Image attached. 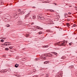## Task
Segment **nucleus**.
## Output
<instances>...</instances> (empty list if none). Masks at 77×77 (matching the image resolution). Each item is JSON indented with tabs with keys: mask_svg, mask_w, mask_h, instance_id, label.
I'll return each mask as SVG.
<instances>
[{
	"mask_svg": "<svg viewBox=\"0 0 77 77\" xmlns=\"http://www.w3.org/2000/svg\"><path fill=\"white\" fill-rule=\"evenodd\" d=\"M52 23H53V21H52V20H49V24H53Z\"/></svg>",
	"mask_w": 77,
	"mask_h": 77,
	"instance_id": "20e7f679",
	"label": "nucleus"
},
{
	"mask_svg": "<svg viewBox=\"0 0 77 77\" xmlns=\"http://www.w3.org/2000/svg\"><path fill=\"white\" fill-rule=\"evenodd\" d=\"M24 14V12L23 11H21L20 12L19 14H20V15H21V14Z\"/></svg>",
	"mask_w": 77,
	"mask_h": 77,
	"instance_id": "39448f33",
	"label": "nucleus"
},
{
	"mask_svg": "<svg viewBox=\"0 0 77 77\" xmlns=\"http://www.w3.org/2000/svg\"><path fill=\"white\" fill-rule=\"evenodd\" d=\"M6 56L5 55H3V57H6Z\"/></svg>",
	"mask_w": 77,
	"mask_h": 77,
	"instance_id": "c85d7f7f",
	"label": "nucleus"
},
{
	"mask_svg": "<svg viewBox=\"0 0 77 77\" xmlns=\"http://www.w3.org/2000/svg\"><path fill=\"white\" fill-rule=\"evenodd\" d=\"M1 42H4V40H1Z\"/></svg>",
	"mask_w": 77,
	"mask_h": 77,
	"instance_id": "dca6fc26",
	"label": "nucleus"
},
{
	"mask_svg": "<svg viewBox=\"0 0 77 77\" xmlns=\"http://www.w3.org/2000/svg\"><path fill=\"white\" fill-rule=\"evenodd\" d=\"M0 72H2V73H4V72H6L4 70H2L1 71H0Z\"/></svg>",
	"mask_w": 77,
	"mask_h": 77,
	"instance_id": "423d86ee",
	"label": "nucleus"
},
{
	"mask_svg": "<svg viewBox=\"0 0 77 77\" xmlns=\"http://www.w3.org/2000/svg\"><path fill=\"white\" fill-rule=\"evenodd\" d=\"M48 63V61H45L44 62V63H46V64H47Z\"/></svg>",
	"mask_w": 77,
	"mask_h": 77,
	"instance_id": "9d476101",
	"label": "nucleus"
},
{
	"mask_svg": "<svg viewBox=\"0 0 77 77\" xmlns=\"http://www.w3.org/2000/svg\"><path fill=\"white\" fill-rule=\"evenodd\" d=\"M39 60L38 58H37L36 59H35V61H36V60Z\"/></svg>",
	"mask_w": 77,
	"mask_h": 77,
	"instance_id": "f3484780",
	"label": "nucleus"
},
{
	"mask_svg": "<svg viewBox=\"0 0 77 77\" xmlns=\"http://www.w3.org/2000/svg\"><path fill=\"white\" fill-rule=\"evenodd\" d=\"M18 11H19V12H20V11H21V10L19 9V10H18Z\"/></svg>",
	"mask_w": 77,
	"mask_h": 77,
	"instance_id": "cd10ccee",
	"label": "nucleus"
},
{
	"mask_svg": "<svg viewBox=\"0 0 77 77\" xmlns=\"http://www.w3.org/2000/svg\"><path fill=\"white\" fill-rule=\"evenodd\" d=\"M75 8H76V9H77V7H75Z\"/></svg>",
	"mask_w": 77,
	"mask_h": 77,
	"instance_id": "2f4dec72",
	"label": "nucleus"
},
{
	"mask_svg": "<svg viewBox=\"0 0 77 77\" xmlns=\"http://www.w3.org/2000/svg\"><path fill=\"white\" fill-rule=\"evenodd\" d=\"M9 43H11V42H6L3 45H6V46H8V45H11V44H10Z\"/></svg>",
	"mask_w": 77,
	"mask_h": 77,
	"instance_id": "f03ea898",
	"label": "nucleus"
},
{
	"mask_svg": "<svg viewBox=\"0 0 77 77\" xmlns=\"http://www.w3.org/2000/svg\"><path fill=\"white\" fill-rule=\"evenodd\" d=\"M2 14V12H0V14Z\"/></svg>",
	"mask_w": 77,
	"mask_h": 77,
	"instance_id": "473e14b6",
	"label": "nucleus"
},
{
	"mask_svg": "<svg viewBox=\"0 0 77 77\" xmlns=\"http://www.w3.org/2000/svg\"><path fill=\"white\" fill-rule=\"evenodd\" d=\"M73 27H75V26H76V24H74L73 25Z\"/></svg>",
	"mask_w": 77,
	"mask_h": 77,
	"instance_id": "4be33fe9",
	"label": "nucleus"
},
{
	"mask_svg": "<svg viewBox=\"0 0 77 77\" xmlns=\"http://www.w3.org/2000/svg\"><path fill=\"white\" fill-rule=\"evenodd\" d=\"M42 32L40 31L38 32V34L40 35L41 34H42Z\"/></svg>",
	"mask_w": 77,
	"mask_h": 77,
	"instance_id": "9b49d317",
	"label": "nucleus"
},
{
	"mask_svg": "<svg viewBox=\"0 0 77 77\" xmlns=\"http://www.w3.org/2000/svg\"><path fill=\"white\" fill-rule=\"evenodd\" d=\"M39 26H37V29H39Z\"/></svg>",
	"mask_w": 77,
	"mask_h": 77,
	"instance_id": "bb28decb",
	"label": "nucleus"
},
{
	"mask_svg": "<svg viewBox=\"0 0 77 77\" xmlns=\"http://www.w3.org/2000/svg\"><path fill=\"white\" fill-rule=\"evenodd\" d=\"M69 14V15H71V13L70 12H69L68 13Z\"/></svg>",
	"mask_w": 77,
	"mask_h": 77,
	"instance_id": "b1692460",
	"label": "nucleus"
},
{
	"mask_svg": "<svg viewBox=\"0 0 77 77\" xmlns=\"http://www.w3.org/2000/svg\"><path fill=\"white\" fill-rule=\"evenodd\" d=\"M29 13L28 14H27L26 15H25V19L26 18V17H28V16H29Z\"/></svg>",
	"mask_w": 77,
	"mask_h": 77,
	"instance_id": "1a4fd4ad",
	"label": "nucleus"
},
{
	"mask_svg": "<svg viewBox=\"0 0 77 77\" xmlns=\"http://www.w3.org/2000/svg\"><path fill=\"white\" fill-rule=\"evenodd\" d=\"M64 15H67V14L66 13H65Z\"/></svg>",
	"mask_w": 77,
	"mask_h": 77,
	"instance_id": "c756f323",
	"label": "nucleus"
},
{
	"mask_svg": "<svg viewBox=\"0 0 77 77\" xmlns=\"http://www.w3.org/2000/svg\"><path fill=\"white\" fill-rule=\"evenodd\" d=\"M69 45H72V43H69Z\"/></svg>",
	"mask_w": 77,
	"mask_h": 77,
	"instance_id": "aec40b11",
	"label": "nucleus"
},
{
	"mask_svg": "<svg viewBox=\"0 0 77 77\" xmlns=\"http://www.w3.org/2000/svg\"><path fill=\"white\" fill-rule=\"evenodd\" d=\"M60 43H61V42H59V43H58V44H61Z\"/></svg>",
	"mask_w": 77,
	"mask_h": 77,
	"instance_id": "7c9ffc66",
	"label": "nucleus"
},
{
	"mask_svg": "<svg viewBox=\"0 0 77 77\" xmlns=\"http://www.w3.org/2000/svg\"><path fill=\"white\" fill-rule=\"evenodd\" d=\"M19 66V65H17V64H16L15 65V67H16V68H18V66Z\"/></svg>",
	"mask_w": 77,
	"mask_h": 77,
	"instance_id": "0eeeda50",
	"label": "nucleus"
},
{
	"mask_svg": "<svg viewBox=\"0 0 77 77\" xmlns=\"http://www.w3.org/2000/svg\"><path fill=\"white\" fill-rule=\"evenodd\" d=\"M47 47H48V45L45 46V48H46Z\"/></svg>",
	"mask_w": 77,
	"mask_h": 77,
	"instance_id": "393cba45",
	"label": "nucleus"
},
{
	"mask_svg": "<svg viewBox=\"0 0 77 77\" xmlns=\"http://www.w3.org/2000/svg\"><path fill=\"white\" fill-rule=\"evenodd\" d=\"M16 76H17V77H21V75H17Z\"/></svg>",
	"mask_w": 77,
	"mask_h": 77,
	"instance_id": "412c9836",
	"label": "nucleus"
},
{
	"mask_svg": "<svg viewBox=\"0 0 77 77\" xmlns=\"http://www.w3.org/2000/svg\"><path fill=\"white\" fill-rule=\"evenodd\" d=\"M35 18H36L35 16H34L33 17V19H35Z\"/></svg>",
	"mask_w": 77,
	"mask_h": 77,
	"instance_id": "4468645a",
	"label": "nucleus"
},
{
	"mask_svg": "<svg viewBox=\"0 0 77 77\" xmlns=\"http://www.w3.org/2000/svg\"><path fill=\"white\" fill-rule=\"evenodd\" d=\"M66 25H67V27H69V26H70V24H69V23H66Z\"/></svg>",
	"mask_w": 77,
	"mask_h": 77,
	"instance_id": "6e6552de",
	"label": "nucleus"
},
{
	"mask_svg": "<svg viewBox=\"0 0 77 77\" xmlns=\"http://www.w3.org/2000/svg\"><path fill=\"white\" fill-rule=\"evenodd\" d=\"M67 42H68L67 41H65L64 40L63 41V42L60 44V45H62L63 46H65Z\"/></svg>",
	"mask_w": 77,
	"mask_h": 77,
	"instance_id": "f257e3e1",
	"label": "nucleus"
},
{
	"mask_svg": "<svg viewBox=\"0 0 77 77\" xmlns=\"http://www.w3.org/2000/svg\"><path fill=\"white\" fill-rule=\"evenodd\" d=\"M9 48H10V49H12V47L11 46L10 47H9Z\"/></svg>",
	"mask_w": 77,
	"mask_h": 77,
	"instance_id": "6ab92c4d",
	"label": "nucleus"
},
{
	"mask_svg": "<svg viewBox=\"0 0 77 77\" xmlns=\"http://www.w3.org/2000/svg\"><path fill=\"white\" fill-rule=\"evenodd\" d=\"M49 54H50V56H49V57H50L52 56V54H49Z\"/></svg>",
	"mask_w": 77,
	"mask_h": 77,
	"instance_id": "a211bd4d",
	"label": "nucleus"
},
{
	"mask_svg": "<svg viewBox=\"0 0 77 77\" xmlns=\"http://www.w3.org/2000/svg\"><path fill=\"white\" fill-rule=\"evenodd\" d=\"M5 50H8V48H5Z\"/></svg>",
	"mask_w": 77,
	"mask_h": 77,
	"instance_id": "5701e85b",
	"label": "nucleus"
},
{
	"mask_svg": "<svg viewBox=\"0 0 77 77\" xmlns=\"http://www.w3.org/2000/svg\"><path fill=\"white\" fill-rule=\"evenodd\" d=\"M51 11V12H54V11L53 10H49V11Z\"/></svg>",
	"mask_w": 77,
	"mask_h": 77,
	"instance_id": "2eb2a0df",
	"label": "nucleus"
},
{
	"mask_svg": "<svg viewBox=\"0 0 77 77\" xmlns=\"http://www.w3.org/2000/svg\"><path fill=\"white\" fill-rule=\"evenodd\" d=\"M38 29H42H42H43V28H41V27H39L38 28Z\"/></svg>",
	"mask_w": 77,
	"mask_h": 77,
	"instance_id": "ddd939ff",
	"label": "nucleus"
},
{
	"mask_svg": "<svg viewBox=\"0 0 77 77\" xmlns=\"http://www.w3.org/2000/svg\"><path fill=\"white\" fill-rule=\"evenodd\" d=\"M33 24V23H32V24Z\"/></svg>",
	"mask_w": 77,
	"mask_h": 77,
	"instance_id": "72a5a7b5",
	"label": "nucleus"
},
{
	"mask_svg": "<svg viewBox=\"0 0 77 77\" xmlns=\"http://www.w3.org/2000/svg\"><path fill=\"white\" fill-rule=\"evenodd\" d=\"M38 17H39V18H41V19L42 20H44L45 19L44 17H41V16H40L39 15L38 16Z\"/></svg>",
	"mask_w": 77,
	"mask_h": 77,
	"instance_id": "7ed1b4c3",
	"label": "nucleus"
},
{
	"mask_svg": "<svg viewBox=\"0 0 77 77\" xmlns=\"http://www.w3.org/2000/svg\"><path fill=\"white\" fill-rule=\"evenodd\" d=\"M42 59H45V58L42 57Z\"/></svg>",
	"mask_w": 77,
	"mask_h": 77,
	"instance_id": "a878e982",
	"label": "nucleus"
},
{
	"mask_svg": "<svg viewBox=\"0 0 77 77\" xmlns=\"http://www.w3.org/2000/svg\"><path fill=\"white\" fill-rule=\"evenodd\" d=\"M10 26V25L9 24H7V25H6V27H9Z\"/></svg>",
	"mask_w": 77,
	"mask_h": 77,
	"instance_id": "f8f14e48",
	"label": "nucleus"
}]
</instances>
